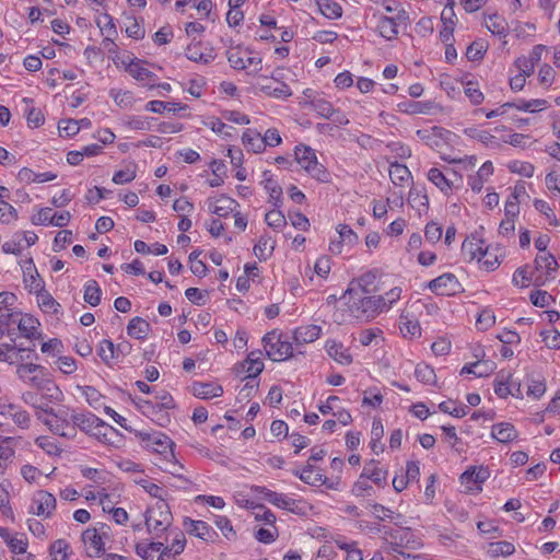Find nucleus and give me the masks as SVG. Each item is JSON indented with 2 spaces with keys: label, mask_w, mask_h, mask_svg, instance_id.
<instances>
[{
  "label": "nucleus",
  "mask_w": 560,
  "mask_h": 560,
  "mask_svg": "<svg viewBox=\"0 0 560 560\" xmlns=\"http://www.w3.org/2000/svg\"><path fill=\"white\" fill-rule=\"evenodd\" d=\"M369 278L370 276L365 275L351 281L343 294L349 313L361 322H369L383 313L380 298L366 295L369 291L365 287L370 283Z\"/></svg>",
  "instance_id": "f257e3e1"
},
{
  "label": "nucleus",
  "mask_w": 560,
  "mask_h": 560,
  "mask_svg": "<svg viewBox=\"0 0 560 560\" xmlns=\"http://www.w3.org/2000/svg\"><path fill=\"white\" fill-rule=\"evenodd\" d=\"M36 417L48 429L61 438L74 440L77 438V430L74 425V410L68 407L59 408L54 411L50 409H40L36 412Z\"/></svg>",
  "instance_id": "f03ea898"
},
{
  "label": "nucleus",
  "mask_w": 560,
  "mask_h": 560,
  "mask_svg": "<svg viewBox=\"0 0 560 560\" xmlns=\"http://www.w3.org/2000/svg\"><path fill=\"white\" fill-rule=\"evenodd\" d=\"M16 376L21 382L27 384L37 389L51 392L55 389V394H50L51 397L58 399L61 396V392L54 384L52 381L46 377V369L39 364L34 363H21L16 366Z\"/></svg>",
  "instance_id": "7ed1b4c3"
},
{
  "label": "nucleus",
  "mask_w": 560,
  "mask_h": 560,
  "mask_svg": "<svg viewBox=\"0 0 560 560\" xmlns=\"http://www.w3.org/2000/svg\"><path fill=\"white\" fill-rule=\"evenodd\" d=\"M294 156L295 161L312 178L320 183L330 182V173L317 161L316 153L311 147L304 144L296 145Z\"/></svg>",
  "instance_id": "20e7f679"
},
{
  "label": "nucleus",
  "mask_w": 560,
  "mask_h": 560,
  "mask_svg": "<svg viewBox=\"0 0 560 560\" xmlns=\"http://www.w3.org/2000/svg\"><path fill=\"white\" fill-rule=\"evenodd\" d=\"M384 539L393 551L404 555L401 549L418 550L422 547L420 537L409 527H383Z\"/></svg>",
  "instance_id": "39448f33"
},
{
  "label": "nucleus",
  "mask_w": 560,
  "mask_h": 560,
  "mask_svg": "<svg viewBox=\"0 0 560 560\" xmlns=\"http://www.w3.org/2000/svg\"><path fill=\"white\" fill-rule=\"evenodd\" d=\"M141 446L163 457H173L174 442L160 431H137Z\"/></svg>",
  "instance_id": "423d86ee"
},
{
  "label": "nucleus",
  "mask_w": 560,
  "mask_h": 560,
  "mask_svg": "<svg viewBox=\"0 0 560 560\" xmlns=\"http://www.w3.org/2000/svg\"><path fill=\"white\" fill-rule=\"evenodd\" d=\"M264 349L267 357L275 361L281 362L292 357L293 343L277 330L267 332L262 338Z\"/></svg>",
  "instance_id": "0eeeda50"
},
{
  "label": "nucleus",
  "mask_w": 560,
  "mask_h": 560,
  "mask_svg": "<svg viewBox=\"0 0 560 560\" xmlns=\"http://www.w3.org/2000/svg\"><path fill=\"white\" fill-rule=\"evenodd\" d=\"M172 513L167 504L162 501L147 512L145 525L150 534L160 537L167 532L172 524Z\"/></svg>",
  "instance_id": "6e6552de"
},
{
  "label": "nucleus",
  "mask_w": 560,
  "mask_h": 560,
  "mask_svg": "<svg viewBox=\"0 0 560 560\" xmlns=\"http://www.w3.org/2000/svg\"><path fill=\"white\" fill-rule=\"evenodd\" d=\"M250 54L249 49L236 46L226 51V57L233 69L245 70L253 67L250 73L256 75L261 70V58Z\"/></svg>",
  "instance_id": "1a4fd4ad"
},
{
  "label": "nucleus",
  "mask_w": 560,
  "mask_h": 560,
  "mask_svg": "<svg viewBox=\"0 0 560 560\" xmlns=\"http://www.w3.org/2000/svg\"><path fill=\"white\" fill-rule=\"evenodd\" d=\"M374 16L377 19L376 30L386 40H393L397 37L399 25L409 24V14L407 11H399L394 16H386L382 14H374Z\"/></svg>",
  "instance_id": "9d476101"
},
{
  "label": "nucleus",
  "mask_w": 560,
  "mask_h": 560,
  "mask_svg": "<svg viewBox=\"0 0 560 560\" xmlns=\"http://www.w3.org/2000/svg\"><path fill=\"white\" fill-rule=\"evenodd\" d=\"M557 268L558 262L552 254H538L535 258V271L537 272L534 278L535 284L542 285L547 280L555 279Z\"/></svg>",
  "instance_id": "9b49d317"
},
{
  "label": "nucleus",
  "mask_w": 560,
  "mask_h": 560,
  "mask_svg": "<svg viewBox=\"0 0 560 560\" xmlns=\"http://www.w3.org/2000/svg\"><path fill=\"white\" fill-rule=\"evenodd\" d=\"M260 493L264 500L279 509L295 514L303 513L304 502L301 500H295L287 494L278 493L266 488H262Z\"/></svg>",
  "instance_id": "f8f14e48"
},
{
  "label": "nucleus",
  "mask_w": 560,
  "mask_h": 560,
  "mask_svg": "<svg viewBox=\"0 0 560 560\" xmlns=\"http://www.w3.org/2000/svg\"><path fill=\"white\" fill-rule=\"evenodd\" d=\"M56 509V498L48 491H36L32 498L30 510L33 514L50 517Z\"/></svg>",
  "instance_id": "ddd939ff"
},
{
  "label": "nucleus",
  "mask_w": 560,
  "mask_h": 560,
  "mask_svg": "<svg viewBox=\"0 0 560 560\" xmlns=\"http://www.w3.org/2000/svg\"><path fill=\"white\" fill-rule=\"evenodd\" d=\"M463 256L468 260H481V256H491V250L485 247L483 240L477 234H471L462 244Z\"/></svg>",
  "instance_id": "4468645a"
},
{
  "label": "nucleus",
  "mask_w": 560,
  "mask_h": 560,
  "mask_svg": "<svg viewBox=\"0 0 560 560\" xmlns=\"http://www.w3.org/2000/svg\"><path fill=\"white\" fill-rule=\"evenodd\" d=\"M428 288L435 294L450 296L459 291L460 283L455 275L446 272L431 280Z\"/></svg>",
  "instance_id": "2eb2a0df"
},
{
  "label": "nucleus",
  "mask_w": 560,
  "mask_h": 560,
  "mask_svg": "<svg viewBox=\"0 0 560 560\" xmlns=\"http://www.w3.org/2000/svg\"><path fill=\"white\" fill-rule=\"evenodd\" d=\"M126 71L138 82L144 86L154 88L156 74L143 67V61L140 59H131L126 65Z\"/></svg>",
  "instance_id": "dca6fc26"
},
{
  "label": "nucleus",
  "mask_w": 560,
  "mask_h": 560,
  "mask_svg": "<svg viewBox=\"0 0 560 560\" xmlns=\"http://www.w3.org/2000/svg\"><path fill=\"white\" fill-rule=\"evenodd\" d=\"M439 106L433 101L404 100L397 104V110L408 115H431Z\"/></svg>",
  "instance_id": "f3484780"
},
{
  "label": "nucleus",
  "mask_w": 560,
  "mask_h": 560,
  "mask_svg": "<svg viewBox=\"0 0 560 560\" xmlns=\"http://www.w3.org/2000/svg\"><path fill=\"white\" fill-rule=\"evenodd\" d=\"M185 56L190 61L208 65L215 58L212 47L203 45L201 42H192L186 48Z\"/></svg>",
  "instance_id": "a211bd4d"
},
{
  "label": "nucleus",
  "mask_w": 560,
  "mask_h": 560,
  "mask_svg": "<svg viewBox=\"0 0 560 560\" xmlns=\"http://www.w3.org/2000/svg\"><path fill=\"white\" fill-rule=\"evenodd\" d=\"M184 528L188 534L194 535L205 541L213 542L218 538L217 532L203 521L185 518Z\"/></svg>",
  "instance_id": "6ab92c4d"
},
{
  "label": "nucleus",
  "mask_w": 560,
  "mask_h": 560,
  "mask_svg": "<svg viewBox=\"0 0 560 560\" xmlns=\"http://www.w3.org/2000/svg\"><path fill=\"white\" fill-rule=\"evenodd\" d=\"M163 541H141L136 545V552L143 560H170L163 551Z\"/></svg>",
  "instance_id": "aec40b11"
},
{
  "label": "nucleus",
  "mask_w": 560,
  "mask_h": 560,
  "mask_svg": "<svg viewBox=\"0 0 560 560\" xmlns=\"http://www.w3.org/2000/svg\"><path fill=\"white\" fill-rule=\"evenodd\" d=\"M82 541L90 558L101 557L104 553V541L95 528H88L82 533Z\"/></svg>",
  "instance_id": "412c9836"
},
{
  "label": "nucleus",
  "mask_w": 560,
  "mask_h": 560,
  "mask_svg": "<svg viewBox=\"0 0 560 560\" xmlns=\"http://www.w3.org/2000/svg\"><path fill=\"white\" fill-rule=\"evenodd\" d=\"M74 425L75 430H81L85 434L93 436L98 428L103 424V420L92 412H77L74 411Z\"/></svg>",
  "instance_id": "4be33fe9"
},
{
  "label": "nucleus",
  "mask_w": 560,
  "mask_h": 560,
  "mask_svg": "<svg viewBox=\"0 0 560 560\" xmlns=\"http://www.w3.org/2000/svg\"><path fill=\"white\" fill-rule=\"evenodd\" d=\"M327 354L338 364L350 365L353 361L349 348L335 339H328L325 343Z\"/></svg>",
  "instance_id": "5701e85b"
},
{
  "label": "nucleus",
  "mask_w": 560,
  "mask_h": 560,
  "mask_svg": "<svg viewBox=\"0 0 560 560\" xmlns=\"http://www.w3.org/2000/svg\"><path fill=\"white\" fill-rule=\"evenodd\" d=\"M163 542V551L166 552V556L170 557V560H173L175 556L184 551L186 538L185 535L179 530H168L165 537V541Z\"/></svg>",
  "instance_id": "b1692460"
},
{
  "label": "nucleus",
  "mask_w": 560,
  "mask_h": 560,
  "mask_svg": "<svg viewBox=\"0 0 560 560\" xmlns=\"http://www.w3.org/2000/svg\"><path fill=\"white\" fill-rule=\"evenodd\" d=\"M174 407L173 397L163 392L160 396H156L154 400H144L141 405L143 413L148 416H155L164 409H171Z\"/></svg>",
  "instance_id": "393cba45"
},
{
  "label": "nucleus",
  "mask_w": 560,
  "mask_h": 560,
  "mask_svg": "<svg viewBox=\"0 0 560 560\" xmlns=\"http://www.w3.org/2000/svg\"><path fill=\"white\" fill-rule=\"evenodd\" d=\"M322 334V327L318 325H306L295 328L292 332L293 345L302 346L311 343L319 338Z\"/></svg>",
  "instance_id": "a878e982"
},
{
  "label": "nucleus",
  "mask_w": 560,
  "mask_h": 560,
  "mask_svg": "<svg viewBox=\"0 0 560 560\" xmlns=\"http://www.w3.org/2000/svg\"><path fill=\"white\" fill-rule=\"evenodd\" d=\"M236 206L237 202L233 198H230L225 195L208 199L209 211L213 214H217L218 217L229 215L231 212H233Z\"/></svg>",
  "instance_id": "bb28decb"
},
{
  "label": "nucleus",
  "mask_w": 560,
  "mask_h": 560,
  "mask_svg": "<svg viewBox=\"0 0 560 560\" xmlns=\"http://www.w3.org/2000/svg\"><path fill=\"white\" fill-rule=\"evenodd\" d=\"M100 442L106 445H110L114 447H119V445L122 442V435L119 433L117 429L112 427L110 424L106 423L105 421L98 428L93 435Z\"/></svg>",
  "instance_id": "cd10ccee"
},
{
  "label": "nucleus",
  "mask_w": 560,
  "mask_h": 560,
  "mask_svg": "<svg viewBox=\"0 0 560 560\" xmlns=\"http://www.w3.org/2000/svg\"><path fill=\"white\" fill-rule=\"evenodd\" d=\"M262 370L264 363L259 355L255 352H250L247 359L237 368V373L244 374L245 378L254 380L262 372Z\"/></svg>",
  "instance_id": "c85d7f7f"
},
{
  "label": "nucleus",
  "mask_w": 560,
  "mask_h": 560,
  "mask_svg": "<svg viewBox=\"0 0 560 560\" xmlns=\"http://www.w3.org/2000/svg\"><path fill=\"white\" fill-rule=\"evenodd\" d=\"M16 325L20 334L27 339H34L39 335L38 328L40 324L37 318L30 314L21 313Z\"/></svg>",
  "instance_id": "c756f323"
},
{
  "label": "nucleus",
  "mask_w": 560,
  "mask_h": 560,
  "mask_svg": "<svg viewBox=\"0 0 560 560\" xmlns=\"http://www.w3.org/2000/svg\"><path fill=\"white\" fill-rule=\"evenodd\" d=\"M293 474L310 486H322L327 483V478L311 464H307L302 470H294Z\"/></svg>",
  "instance_id": "7c9ffc66"
},
{
  "label": "nucleus",
  "mask_w": 560,
  "mask_h": 560,
  "mask_svg": "<svg viewBox=\"0 0 560 560\" xmlns=\"http://www.w3.org/2000/svg\"><path fill=\"white\" fill-rule=\"evenodd\" d=\"M242 142L249 152L261 153L265 151L262 136L256 129L247 128L243 132Z\"/></svg>",
  "instance_id": "2f4dec72"
},
{
  "label": "nucleus",
  "mask_w": 560,
  "mask_h": 560,
  "mask_svg": "<svg viewBox=\"0 0 560 560\" xmlns=\"http://www.w3.org/2000/svg\"><path fill=\"white\" fill-rule=\"evenodd\" d=\"M491 436L500 443H509L517 438V431L512 423L500 422L492 425Z\"/></svg>",
  "instance_id": "473e14b6"
},
{
  "label": "nucleus",
  "mask_w": 560,
  "mask_h": 560,
  "mask_svg": "<svg viewBox=\"0 0 560 560\" xmlns=\"http://www.w3.org/2000/svg\"><path fill=\"white\" fill-rule=\"evenodd\" d=\"M192 394L201 399H209L220 397L223 394V388L214 383L196 382L191 386Z\"/></svg>",
  "instance_id": "72a5a7b5"
},
{
  "label": "nucleus",
  "mask_w": 560,
  "mask_h": 560,
  "mask_svg": "<svg viewBox=\"0 0 560 560\" xmlns=\"http://www.w3.org/2000/svg\"><path fill=\"white\" fill-rule=\"evenodd\" d=\"M361 475L373 481L378 487H384L386 485L387 470L378 467L375 460H371L370 463L365 464Z\"/></svg>",
  "instance_id": "f704fd0d"
},
{
  "label": "nucleus",
  "mask_w": 560,
  "mask_h": 560,
  "mask_svg": "<svg viewBox=\"0 0 560 560\" xmlns=\"http://www.w3.org/2000/svg\"><path fill=\"white\" fill-rule=\"evenodd\" d=\"M19 442L18 438L0 435V460L12 465Z\"/></svg>",
  "instance_id": "c9c22d12"
},
{
  "label": "nucleus",
  "mask_w": 560,
  "mask_h": 560,
  "mask_svg": "<svg viewBox=\"0 0 560 560\" xmlns=\"http://www.w3.org/2000/svg\"><path fill=\"white\" fill-rule=\"evenodd\" d=\"M399 329L405 338L413 339L421 336V326L419 322L408 314H401L399 318Z\"/></svg>",
  "instance_id": "e433bc0d"
},
{
  "label": "nucleus",
  "mask_w": 560,
  "mask_h": 560,
  "mask_svg": "<svg viewBox=\"0 0 560 560\" xmlns=\"http://www.w3.org/2000/svg\"><path fill=\"white\" fill-rule=\"evenodd\" d=\"M264 187L269 195V202H272L275 208H279L282 203V188L271 177L269 172L264 173Z\"/></svg>",
  "instance_id": "4c0bfd02"
},
{
  "label": "nucleus",
  "mask_w": 560,
  "mask_h": 560,
  "mask_svg": "<svg viewBox=\"0 0 560 560\" xmlns=\"http://www.w3.org/2000/svg\"><path fill=\"white\" fill-rule=\"evenodd\" d=\"M485 26L499 37H505L509 34V24L506 20L499 14H489L485 18Z\"/></svg>",
  "instance_id": "58836bf2"
},
{
  "label": "nucleus",
  "mask_w": 560,
  "mask_h": 560,
  "mask_svg": "<svg viewBox=\"0 0 560 560\" xmlns=\"http://www.w3.org/2000/svg\"><path fill=\"white\" fill-rule=\"evenodd\" d=\"M525 194L523 186H515L504 206V218L515 220L520 213V197Z\"/></svg>",
  "instance_id": "ea45409f"
},
{
  "label": "nucleus",
  "mask_w": 560,
  "mask_h": 560,
  "mask_svg": "<svg viewBox=\"0 0 560 560\" xmlns=\"http://www.w3.org/2000/svg\"><path fill=\"white\" fill-rule=\"evenodd\" d=\"M389 177L395 186H405L411 180V172L405 164L392 163L389 166Z\"/></svg>",
  "instance_id": "a19ab883"
},
{
  "label": "nucleus",
  "mask_w": 560,
  "mask_h": 560,
  "mask_svg": "<svg viewBox=\"0 0 560 560\" xmlns=\"http://www.w3.org/2000/svg\"><path fill=\"white\" fill-rule=\"evenodd\" d=\"M315 3L318 11L329 20H337L342 16V7L335 0H315Z\"/></svg>",
  "instance_id": "79ce46f5"
},
{
  "label": "nucleus",
  "mask_w": 560,
  "mask_h": 560,
  "mask_svg": "<svg viewBox=\"0 0 560 560\" xmlns=\"http://www.w3.org/2000/svg\"><path fill=\"white\" fill-rule=\"evenodd\" d=\"M24 284L30 292L39 293L44 290V281L34 266L24 270Z\"/></svg>",
  "instance_id": "37998d69"
},
{
  "label": "nucleus",
  "mask_w": 560,
  "mask_h": 560,
  "mask_svg": "<svg viewBox=\"0 0 560 560\" xmlns=\"http://www.w3.org/2000/svg\"><path fill=\"white\" fill-rule=\"evenodd\" d=\"M258 88L265 95L273 98H288L292 95L291 89L283 82H279L277 86H272L269 83L259 84Z\"/></svg>",
  "instance_id": "c03bdc74"
},
{
  "label": "nucleus",
  "mask_w": 560,
  "mask_h": 560,
  "mask_svg": "<svg viewBox=\"0 0 560 560\" xmlns=\"http://www.w3.org/2000/svg\"><path fill=\"white\" fill-rule=\"evenodd\" d=\"M512 108H516L517 110L527 112V113H536L544 110L548 106V102L542 98L536 100H518L515 102H511Z\"/></svg>",
  "instance_id": "a18cd8bd"
},
{
  "label": "nucleus",
  "mask_w": 560,
  "mask_h": 560,
  "mask_svg": "<svg viewBox=\"0 0 560 560\" xmlns=\"http://www.w3.org/2000/svg\"><path fill=\"white\" fill-rule=\"evenodd\" d=\"M150 329V324L141 318V317H133L128 326H127V334L136 339H143Z\"/></svg>",
  "instance_id": "49530a36"
},
{
  "label": "nucleus",
  "mask_w": 560,
  "mask_h": 560,
  "mask_svg": "<svg viewBox=\"0 0 560 560\" xmlns=\"http://www.w3.org/2000/svg\"><path fill=\"white\" fill-rule=\"evenodd\" d=\"M428 179L435 185L443 194L448 195L452 191L453 184L445 175L436 167H432L428 172Z\"/></svg>",
  "instance_id": "de8ad7c7"
},
{
  "label": "nucleus",
  "mask_w": 560,
  "mask_h": 560,
  "mask_svg": "<svg viewBox=\"0 0 560 560\" xmlns=\"http://www.w3.org/2000/svg\"><path fill=\"white\" fill-rule=\"evenodd\" d=\"M408 202L419 213L425 212L429 208V197L420 189L411 188L408 194Z\"/></svg>",
  "instance_id": "09e8293b"
},
{
  "label": "nucleus",
  "mask_w": 560,
  "mask_h": 560,
  "mask_svg": "<svg viewBox=\"0 0 560 560\" xmlns=\"http://www.w3.org/2000/svg\"><path fill=\"white\" fill-rule=\"evenodd\" d=\"M488 476L489 474L483 467H471L462 474L460 481L463 485L482 483Z\"/></svg>",
  "instance_id": "8fccbe9b"
},
{
  "label": "nucleus",
  "mask_w": 560,
  "mask_h": 560,
  "mask_svg": "<svg viewBox=\"0 0 560 560\" xmlns=\"http://www.w3.org/2000/svg\"><path fill=\"white\" fill-rule=\"evenodd\" d=\"M102 290L95 280H89L84 284V301L91 306H97L101 302Z\"/></svg>",
  "instance_id": "3c124183"
},
{
  "label": "nucleus",
  "mask_w": 560,
  "mask_h": 560,
  "mask_svg": "<svg viewBox=\"0 0 560 560\" xmlns=\"http://www.w3.org/2000/svg\"><path fill=\"white\" fill-rule=\"evenodd\" d=\"M515 552V547L510 541H497L489 544L488 555L492 558L508 557Z\"/></svg>",
  "instance_id": "603ef678"
},
{
  "label": "nucleus",
  "mask_w": 560,
  "mask_h": 560,
  "mask_svg": "<svg viewBox=\"0 0 560 560\" xmlns=\"http://www.w3.org/2000/svg\"><path fill=\"white\" fill-rule=\"evenodd\" d=\"M38 298V306L42 311L48 314H57L60 308V304L47 292L44 290L37 293Z\"/></svg>",
  "instance_id": "864d4df0"
},
{
  "label": "nucleus",
  "mask_w": 560,
  "mask_h": 560,
  "mask_svg": "<svg viewBox=\"0 0 560 560\" xmlns=\"http://www.w3.org/2000/svg\"><path fill=\"white\" fill-rule=\"evenodd\" d=\"M52 560H67L70 553V545L65 539H57L49 547Z\"/></svg>",
  "instance_id": "5fc2aeb1"
},
{
  "label": "nucleus",
  "mask_w": 560,
  "mask_h": 560,
  "mask_svg": "<svg viewBox=\"0 0 560 560\" xmlns=\"http://www.w3.org/2000/svg\"><path fill=\"white\" fill-rule=\"evenodd\" d=\"M464 135L470 139L477 140L486 145L493 142L494 136L489 131L479 129L478 127H468L463 130Z\"/></svg>",
  "instance_id": "6e6d98bb"
},
{
  "label": "nucleus",
  "mask_w": 560,
  "mask_h": 560,
  "mask_svg": "<svg viewBox=\"0 0 560 560\" xmlns=\"http://www.w3.org/2000/svg\"><path fill=\"white\" fill-rule=\"evenodd\" d=\"M20 314L21 312L18 311L16 306L11 307V310L0 312V327L10 331L12 335L13 330L11 326L18 323Z\"/></svg>",
  "instance_id": "4d7b16f0"
},
{
  "label": "nucleus",
  "mask_w": 560,
  "mask_h": 560,
  "mask_svg": "<svg viewBox=\"0 0 560 560\" xmlns=\"http://www.w3.org/2000/svg\"><path fill=\"white\" fill-rule=\"evenodd\" d=\"M153 119L152 117L130 116L125 120L124 125L130 130L145 131L151 129V121Z\"/></svg>",
  "instance_id": "13d9d810"
},
{
  "label": "nucleus",
  "mask_w": 560,
  "mask_h": 560,
  "mask_svg": "<svg viewBox=\"0 0 560 560\" xmlns=\"http://www.w3.org/2000/svg\"><path fill=\"white\" fill-rule=\"evenodd\" d=\"M415 375L417 380L423 384L432 385L436 381V375L433 368L424 363H419L416 366Z\"/></svg>",
  "instance_id": "bf43d9fd"
},
{
  "label": "nucleus",
  "mask_w": 560,
  "mask_h": 560,
  "mask_svg": "<svg viewBox=\"0 0 560 560\" xmlns=\"http://www.w3.org/2000/svg\"><path fill=\"white\" fill-rule=\"evenodd\" d=\"M9 418L20 428L26 430L31 425V416L21 406L16 405Z\"/></svg>",
  "instance_id": "052dcab7"
},
{
  "label": "nucleus",
  "mask_w": 560,
  "mask_h": 560,
  "mask_svg": "<svg viewBox=\"0 0 560 560\" xmlns=\"http://www.w3.org/2000/svg\"><path fill=\"white\" fill-rule=\"evenodd\" d=\"M401 292V288L395 287L387 291L384 295H377L381 301L382 312L389 311L393 305L400 299Z\"/></svg>",
  "instance_id": "680f3d73"
},
{
  "label": "nucleus",
  "mask_w": 560,
  "mask_h": 560,
  "mask_svg": "<svg viewBox=\"0 0 560 560\" xmlns=\"http://www.w3.org/2000/svg\"><path fill=\"white\" fill-rule=\"evenodd\" d=\"M313 109L323 118L329 119L335 115V109L330 102L324 98H316L311 102Z\"/></svg>",
  "instance_id": "e2e57ef3"
},
{
  "label": "nucleus",
  "mask_w": 560,
  "mask_h": 560,
  "mask_svg": "<svg viewBox=\"0 0 560 560\" xmlns=\"http://www.w3.org/2000/svg\"><path fill=\"white\" fill-rule=\"evenodd\" d=\"M214 524L222 532L226 539H236V532L234 530L231 521L226 516L218 515L214 520Z\"/></svg>",
  "instance_id": "0e129e2a"
},
{
  "label": "nucleus",
  "mask_w": 560,
  "mask_h": 560,
  "mask_svg": "<svg viewBox=\"0 0 560 560\" xmlns=\"http://www.w3.org/2000/svg\"><path fill=\"white\" fill-rule=\"evenodd\" d=\"M137 172H136V165H129L124 170L117 171L113 175V183L117 185H124L132 182L136 178Z\"/></svg>",
  "instance_id": "69168bd1"
},
{
  "label": "nucleus",
  "mask_w": 560,
  "mask_h": 560,
  "mask_svg": "<svg viewBox=\"0 0 560 560\" xmlns=\"http://www.w3.org/2000/svg\"><path fill=\"white\" fill-rule=\"evenodd\" d=\"M495 323V316L492 310L485 308L482 310L476 320V326L479 330H488Z\"/></svg>",
  "instance_id": "338daca9"
},
{
  "label": "nucleus",
  "mask_w": 560,
  "mask_h": 560,
  "mask_svg": "<svg viewBox=\"0 0 560 560\" xmlns=\"http://www.w3.org/2000/svg\"><path fill=\"white\" fill-rule=\"evenodd\" d=\"M542 341L549 349H560V331L557 329H547L540 332Z\"/></svg>",
  "instance_id": "774afa93"
}]
</instances>
